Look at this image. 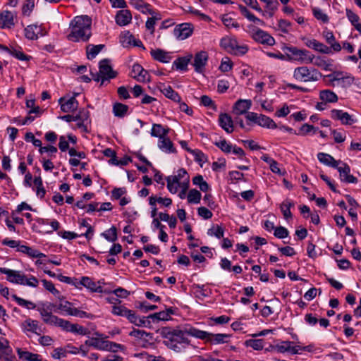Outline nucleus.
I'll return each instance as SVG.
<instances>
[{"label": "nucleus", "mask_w": 361, "mask_h": 361, "mask_svg": "<svg viewBox=\"0 0 361 361\" xmlns=\"http://www.w3.org/2000/svg\"><path fill=\"white\" fill-rule=\"evenodd\" d=\"M157 332L164 339L163 343L169 349L180 353L186 346L190 345V340L187 335L197 338H204L206 333L204 331L197 329L190 325L186 324L183 327L165 326L159 329Z\"/></svg>", "instance_id": "f257e3e1"}, {"label": "nucleus", "mask_w": 361, "mask_h": 361, "mask_svg": "<svg viewBox=\"0 0 361 361\" xmlns=\"http://www.w3.org/2000/svg\"><path fill=\"white\" fill-rule=\"evenodd\" d=\"M92 20L87 16H76L71 22L67 38L72 42H87L91 37Z\"/></svg>", "instance_id": "f03ea898"}, {"label": "nucleus", "mask_w": 361, "mask_h": 361, "mask_svg": "<svg viewBox=\"0 0 361 361\" xmlns=\"http://www.w3.org/2000/svg\"><path fill=\"white\" fill-rule=\"evenodd\" d=\"M99 73H92V75L95 81H101L102 85L105 80L115 78L117 76V72L113 70L111 60L109 59H104L99 61Z\"/></svg>", "instance_id": "7ed1b4c3"}, {"label": "nucleus", "mask_w": 361, "mask_h": 361, "mask_svg": "<svg viewBox=\"0 0 361 361\" xmlns=\"http://www.w3.org/2000/svg\"><path fill=\"white\" fill-rule=\"evenodd\" d=\"M294 79L300 82H314L319 80L322 73L315 68H309L307 66H299L294 69Z\"/></svg>", "instance_id": "20e7f679"}, {"label": "nucleus", "mask_w": 361, "mask_h": 361, "mask_svg": "<svg viewBox=\"0 0 361 361\" xmlns=\"http://www.w3.org/2000/svg\"><path fill=\"white\" fill-rule=\"evenodd\" d=\"M284 50L286 51V58L288 61H298L305 63H313L314 56L310 54L308 50L300 49L296 47H286Z\"/></svg>", "instance_id": "39448f33"}, {"label": "nucleus", "mask_w": 361, "mask_h": 361, "mask_svg": "<svg viewBox=\"0 0 361 361\" xmlns=\"http://www.w3.org/2000/svg\"><path fill=\"white\" fill-rule=\"evenodd\" d=\"M54 319L53 326L61 328L63 331L72 333H77L80 335H85L87 334V329L78 324H73L67 320L59 318L57 316Z\"/></svg>", "instance_id": "423d86ee"}, {"label": "nucleus", "mask_w": 361, "mask_h": 361, "mask_svg": "<svg viewBox=\"0 0 361 361\" xmlns=\"http://www.w3.org/2000/svg\"><path fill=\"white\" fill-rule=\"evenodd\" d=\"M193 61L192 65L195 71L198 73H204L205 66L209 60V54L205 51H200L197 52L195 56H192Z\"/></svg>", "instance_id": "0eeeda50"}, {"label": "nucleus", "mask_w": 361, "mask_h": 361, "mask_svg": "<svg viewBox=\"0 0 361 361\" xmlns=\"http://www.w3.org/2000/svg\"><path fill=\"white\" fill-rule=\"evenodd\" d=\"M85 343L86 345L92 346L97 349L102 350L116 351V348L121 346V345L116 344L113 342H110L108 341H101L98 338H94L86 341Z\"/></svg>", "instance_id": "6e6552de"}, {"label": "nucleus", "mask_w": 361, "mask_h": 361, "mask_svg": "<svg viewBox=\"0 0 361 361\" xmlns=\"http://www.w3.org/2000/svg\"><path fill=\"white\" fill-rule=\"evenodd\" d=\"M193 29V25L190 23H181L175 27L173 35L178 40H183L192 34Z\"/></svg>", "instance_id": "1a4fd4ad"}, {"label": "nucleus", "mask_w": 361, "mask_h": 361, "mask_svg": "<svg viewBox=\"0 0 361 361\" xmlns=\"http://www.w3.org/2000/svg\"><path fill=\"white\" fill-rule=\"evenodd\" d=\"M0 272L7 275V280L13 283L22 285L25 279V275L21 274L19 271L6 269L5 267H0Z\"/></svg>", "instance_id": "9d476101"}, {"label": "nucleus", "mask_w": 361, "mask_h": 361, "mask_svg": "<svg viewBox=\"0 0 361 361\" xmlns=\"http://www.w3.org/2000/svg\"><path fill=\"white\" fill-rule=\"evenodd\" d=\"M341 166L338 165V168H336L339 173L341 181L348 183H356L357 182V178L350 174V168L344 162L340 163Z\"/></svg>", "instance_id": "9b49d317"}, {"label": "nucleus", "mask_w": 361, "mask_h": 361, "mask_svg": "<svg viewBox=\"0 0 361 361\" xmlns=\"http://www.w3.org/2000/svg\"><path fill=\"white\" fill-rule=\"evenodd\" d=\"M76 95H78V94H75V96L69 98L68 99H66L63 97L59 99V102L61 105V109L63 112H73L78 109V102L75 99Z\"/></svg>", "instance_id": "f8f14e48"}, {"label": "nucleus", "mask_w": 361, "mask_h": 361, "mask_svg": "<svg viewBox=\"0 0 361 361\" xmlns=\"http://www.w3.org/2000/svg\"><path fill=\"white\" fill-rule=\"evenodd\" d=\"M252 38L257 42L272 46L275 44V39L265 31L257 29L252 35Z\"/></svg>", "instance_id": "ddd939ff"}, {"label": "nucleus", "mask_w": 361, "mask_h": 361, "mask_svg": "<svg viewBox=\"0 0 361 361\" xmlns=\"http://www.w3.org/2000/svg\"><path fill=\"white\" fill-rule=\"evenodd\" d=\"M131 77L139 82L149 81V73L142 66L138 63H135L132 67Z\"/></svg>", "instance_id": "4468645a"}, {"label": "nucleus", "mask_w": 361, "mask_h": 361, "mask_svg": "<svg viewBox=\"0 0 361 361\" xmlns=\"http://www.w3.org/2000/svg\"><path fill=\"white\" fill-rule=\"evenodd\" d=\"M219 124L227 133H231L233 131L232 118L226 113L220 114L219 116Z\"/></svg>", "instance_id": "2eb2a0df"}, {"label": "nucleus", "mask_w": 361, "mask_h": 361, "mask_svg": "<svg viewBox=\"0 0 361 361\" xmlns=\"http://www.w3.org/2000/svg\"><path fill=\"white\" fill-rule=\"evenodd\" d=\"M305 44L307 47L313 49L314 50L317 51L320 53L326 54H330L332 53L331 48L314 39H307Z\"/></svg>", "instance_id": "dca6fc26"}, {"label": "nucleus", "mask_w": 361, "mask_h": 361, "mask_svg": "<svg viewBox=\"0 0 361 361\" xmlns=\"http://www.w3.org/2000/svg\"><path fill=\"white\" fill-rule=\"evenodd\" d=\"M14 15L9 11L0 13V28H11L14 25Z\"/></svg>", "instance_id": "f3484780"}, {"label": "nucleus", "mask_w": 361, "mask_h": 361, "mask_svg": "<svg viewBox=\"0 0 361 361\" xmlns=\"http://www.w3.org/2000/svg\"><path fill=\"white\" fill-rule=\"evenodd\" d=\"M331 117L333 119L341 121L344 125H350L353 122L351 116L348 112H344L342 110H331Z\"/></svg>", "instance_id": "a211bd4d"}, {"label": "nucleus", "mask_w": 361, "mask_h": 361, "mask_svg": "<svg viewBox=\"0 0 361 361\" xmlns=\"http://www.w3.org/2000/svg\"><path fill=\"white\" fill-rule=\"evenodd\" d=\"M252 102L250 99H239L233 106V112L237 115L246 114L250 109Z\"/></svg>", "instance_id": "6ab92c4d"}, {"label": "nucleus", "mask_w": 361, "mask_h": 361, "mask_svg": "<svg viewBox=\"0 0 361 361\" xmlns=\"http://www.w3.org/2000/svg\"><path fill=\"white\" fill-rule=\"evenodd\" d=\"M79 284L89 289L92 293H102L103 291L102 287L100 285H97L96 282L87 276H82Z\"/></svg>", "instance_id": "aec40b11"}, {"label": "nucleus", "mask_w": 361, "mask_h": 361, "mask_svg": "<svg viewBox=\"0 0 361 361\" xmlns=\"http://www.w3.org/2000/svg\"><path fill=\"white\" fill-rule=\"evenodd\" d=\"M323 37H324L326 43L330 45L329 47L331 50L334 51H340L341 50V44L336 42L334 33L331 31L326 30L323 32Z\"/></svg>", "instance_id": "412c9836"}, {"label": "nucleus", "mask_w": 361, "mask_h": 361, "mask_svg": "<svg viewBox=\"0 0 361 361\" xmlns=\"http://www.w3.org/2000/svg\"><path fill=\"white\" fill-rule=\"evenodd\" d=\"M150 54L154 60L161 63H169L171 59L169 53L161 49H152Z\"/></svg>", "instance_id": "4be33fe9"}, {"label": "nucleus", "mask_w": 361, "mask_h": 361, "mask_svg": "<svg viewBox=\"0 0 361 361\" xmlns=\"http://www.w3.org/2000/svg\"><path fill=\"white\" fill-rule=\"evenodd\" d=\"M37 311L39 312L43 322L47 324L52 325L54 319L56 318V315H54L51 311L47 310L45 307V303H42L40 306L38 307Z\"/></svg>", "instance_id": "5701e85b"}, {"label": "nucleus", "mask_w": 361, "mask_h": 361, "mask_svg": "<svg viewBox=\"0 0 361 361\" xmlns=\"http://www.w3.org/2000/svg\"><path fill=\"white\" fill-rule=\"evenodd\" d=\"M207 335L205 336L204 338H201L202 340H204L207 342H209L211 343H224L226 341H225V338H227L229 337V335L225 334H214L212 333H209L207 331H204Z\"/></svg>", "instance_id": "b1692460"}, {"label": "nucleus", "mask_w": 361, "mask_h": 361, "mask_svg": "<svg viewBox=\"0 0 361 361\" xmlns=\"http://www.w3.org/2000/svg\"><path fill=\"white\" fill-rule=\"evenodd\" d=\"M317 158L322 164L333 168H338V165L341 163V161H337L330 154L323 152L318 153Z\"/></svg>", "instance_id": "393cba45"}, {"label": "nucleus", "mask_w": 361, "mask_h": 361, "mask_svg": "<svg viewBox=\"0 0 361 361\" xmlns=\"http://www.w3.org/2000/svg\"><path fill=\"white\" fill-rule=\"evenodd\" d=\"M132 16L128 10H121L116 16V22L120 26H124L130 23Z\"/></svg>", "instance_id": "a878e982"}, {"label": "nucleus", "mask_w": 361, "mask_h": 361, "mask_svg": "<svg viewBox=\"0 0 361 361\" xmlns=\"http://www.w3.org/2000/svg\"><path fill=\"white\" fill-rule=\"evenodd\" d=\"M158 147H159V149L161 150H162L163 152H165L166 153H176V149L173 147V142L166 136L159 140Z\"/></svg>", "instance_id": "bb28decb"}, {"label": "nucleus", "mask_w": 361, "mask_h": 361, "mask_svg": "<svg viewBox=\"0 0 361 361\" xmlns=\"http://www.w3.org/2000/svg\"><path fill=\"white\" fill-rule=\"evenodd\" d=\"M172 314H173V310L171 308H169L166 311H161L159 312L152 314L148 316V318H151L153 322L167 321L170 319Z\"/></svg>", "instance_id": "cd10ccee"}, {"label": "nucleus", "mask_w": 361, "mask_h": 361, "mask_svg": "<svg viewBox=\"0 0 361 361\" xmlns=\"http://www.w3.org/2000/svg\"><path fill=\"white\" fill-rule=\"evenodd\" d=\"M294 202L289 200L286 199L280 205L281 211L286 219H288L292 218V213L290 212V208L294 207Z\"/></svg>", "instance_id": "c85d7f7f"}, {"label": "nucleus", "mask_w": 361, "mask_h": 361, "mask_svg": "<svg viewBox=\"0 0 361 361\" xmlns=\"http://www.w3.org/2000/svg\"><path fill=\"white\" fill-rule=\"evenodd\" d=\"M38 28L39 25L37 24L27 25L24 30L25 37L30 40L37 39L39 32H37V30H38Z\"/></svg>", "instance_id": "c756f323"}, {"label": "nucleus", "mask_w": 361, "mask_h": 361, "mask_svg": "<svg viewBox=\"0 0 361 361\" xmlns=\"http://www.w3.org/2000/svg\"><path fill=\"white\" fill-rule=\"evenodd\" d=\"M346 16L355 28L361 34V23H359L360 17L352 11L350 9L346 8Z\"/></svg>", "instance_id": "7c9ffc66"}, {"label": "nucleus", "mask_w": 361, "mask_h": 361, "mask_svg": "<svg viewBox=\"0 0 361 361\" xmlns=\"http://www.w3.org/2000/svg\"><path fill=\"white\" fill-rule=\"evenodd\" d=\"M237 42L238 41L234 38L224 37L220 41V46L228 52L231 53L234 47H236Z\"/></svg>", "instance_id": "2f4dec72"}, {"label": "nucleus", "mask_w": 361, "mask_h": 361, "mask_svg": "<svg viewBox=\"0 0 361 361\" xmlns=\"http://www.w3.org/2000/svg\"><path fill=\"white\" fill-rule=\"evenodd\" d=\"M161 92L169 99L177 102H180V97L175 92L171 86L163 85Z\"/></svg>", "instance_id": "473e14b6"}, {"label": "nucleus", "mask_w": 361, "mask_h": 361, "mask_svg": "<svg viewBox=\"0 0 361 361\" xmlns=\"http://www.w3.org/2000/svg\"><path fill=\"white\" fill-rule=\"evenodd\" d=\"M169 128H163L161 124H153L151 130V135L153 137H157L159 140L166 136L169 133Z\"/></svg>", "instance_id": "72a5a7b5"}, {"label": "nucleus", "mask_w": 361, "mask_h": 361, "mask_svg": "<svg viewBox=\"0 0 361 361\" xmlns=\"http://www.w3.org/2000/svg\"><path fill=\"white\" fill-rule=\"evenodd\" d=\"M192 59V54L185 57H180L173 61V66L178 70L186 71L187 66Z\"/></svg>", "instance_id": "f704fd0d"}, {"label": "nucleus", "mask_w": 361, "mask_h": 361, "mask_svg": "<svg viewBox=\"0 0 361 361\" xmlns=\"http://www.w3.org/2000/svg\"><path fill=\"white\" fill-rule=\"evenodd\" d=\"M319 98L321 100L324 102L326 104V102H336L338 101V97L337 95L329 90H322L319 93Z\"/></svg>", "instance_id": "c9c22d12"}, {"label": "nucleus", "mask_w": 361, "mask_h": 361, "mask_svg": "<svg viewBox=\"0 0 361 361\" xmlns=\"http://www.w3.org/2000/svg\"><path fill=\"white\" fill-rule=\"evenodd\" d=\"M257 124L262 127L271 129L277 127L276 123L271 118L263 114H259Z\"/></svg>", "instance_id": "e433bc0d"}, {"label": "nucleus", "mask_w": 361, "mask_h": 361, "mask_svg": "<svg viewBox=\"0 0 361 361\" xmlns=\"http://www.w3.org/2000/svg\"><path fill=\"white\" fill-rule=\"evenodd\" d=\"M18 355L20 359L26 361H38L39 355L38 354H34L29 351L23 350L20 348L17 349Z\"/></svg>", "instance_id": "4c0bfd02"}, {"label": "nucleus", "mask_w": 361, "mask_h": 361, "mask_svg": "<svg viewBox=\"0 0 361 361\" xmlns=\"http://www.w3.org/2000/svg\"><path fill=\"white\" fill-rule=\"evenodd\" d=\"M23 325L27 331H31L38 335L39 334V332L38 331H40L41 329L38 325L37 321L31 319H27L24 322Z\"/></svg>", "instance_id": "58836bf2"}, {"label": "nucleus", "mask_w": 361, "mask_h": 361, "mask_svg": "<svg viewBox=\"0 0 361 361\" xmlns=\"http://www.w3.org/2000/svg\"><path fill=\"white\" fill-rule=\"evenodd\" d=\"M128 110V106L121 103H116L113 106V113L115 116L123 117Z\"/></svg>", "instance_id": "ea45409f"}, {"label": "nucleus", "mask_w": 361, "mask_h": 361, "mask_svg": "<svg viewBox=\"0 0 361 361\" xmlns=\"http://www.w3.org/2000/svg\"><path fill=\"white\" fill-rule=\"evenodd\" d=\"M104 47V44L92 45L87 47V56L89 59H94Z\"/></svg>", "instance_id": "a19ab883"}, {"label": "nucleus", "mask_w": 361, "mask_h": 361, "mask_svg": "<svg viewBox=\"0 0 361 361\" xmlns=\"http://www.w3.org/2000/svg\"><path fill=\"white\" fill-rule=\"evenodd\" d=\"M0 47L8 51L11 55L16 57L20 61H28L30 57L25 55L23 52L16 49H8V47L0 45Z\"/></svg>", "instance_id": "79ce46f5"}, {"label": "nucleus", "mask_w": 361, "mask_h": 361, "mask_svg": "<svg viewBox=\"0 0 361 361\" xmlns=\"http://www.w3.org/2000/svg\"><path fill=\"white\" fill-rule=\"evenodd\" d=\"M11 297L20 306L24 307L28 310L35 309L36 307V305L32 301L26 300L15 294L12 295Z\"/></svg>", "instance_id": "37998d69"}, {"label": "nucleus", "mask_w": 361, "mask_h": 361, "mask_svg": "<svg viewBox=\"0 0 361 361\" xmlns=\"http://www.w3.org/2000/svg\"><path fill=\"white\" fill-rule=\"evenodd\" d=\"M312 11L314 17L317 20H320L323 23H327L329 22V16L325 13H324L322 9L317 7H313Z\"/></svg>", "instance_id": "c03bdc74"}, {"label": "nucleus", "mask_w": 361, "mask_h": 361, "mask_svg": "<svg viewBox=\"0 0 361 361\" xmlns=\"http://www.w3.org/2000/svg\"><path fill=\"white\" fill-rule=\"evenodd\" d=\"M130 310L127 309L123 305H113L111 312L114 315L128 317V315L130 313Z\"/></svg>", "instance_id": "a18cd8bd"}, {"label": "nucleus", "mask_w": 361, "mask_h": 361, "mask_svg": "<svg viewBox=\"0 0 361 361\" xmlns=\"http://www.w3.org/2000/svg\"><path fill=\"white\" fill-rule=\"evenodd\" d=\"M0 360L5 361H16V357L13 354L12 348L8 345L0 353Z\"/></svg>", "instance_id": "49530a36"}, {"label": "nucleus", "mask_w": 361, "mask_h": 361, "mask_svg": "<svg viewBox=\"0 0 361 361\" xmlns=\"http://www.w3.org/2000/svg\"><path fill=\"white\" fill-rule=\"evenodd\" d=\"M202 195L200 191L195 189H192L189 191L188 195V202L189 203L197 204L200 202Z\"/></svg>", "instance_id": "de8ad7c7"}, {"label": "nucleus", "mask_w": 361, "mask_h": 361, "mask_svg": "<svg viewBox=\"0 0 361 361\" xmlns=\"http://www.w3.org/2000/svg\"><path fill=\"white\" fill-rule=\"evenodd\" d=\"M167 188L170 192L175 194L178 191V182L176 177L169 176L166 178Z\"/></svg>", "instance_id": "09e8293b"}, {"label": "nucleus", "mask_w": 361, "mask_h": 361, "mask_svg": "<svg viewBox=\"0 0 361 361\" xmlns=\"http://www.w3.org/2000/svg\"><path fill=\"white\" fill-rule=\"evenodd\" d=\"M34 184L37 187V195L42 198L44 197L46 190L43 187L42 179L40 176L35 177L34 179Z\"/></svg>", "instance_id": "8fccbe9b"}, {"label": "nucleus", "mask_w": 361, "mask_h": 361, "mask_svg": "<svg viewBox=\"0 0 361 361\" xmlns=\"http://www.w3.org/2000/svg\"><path fill=\"white\" fill-rule=\"evenodd\" d=\"M102 235L110 242H115L117 240V230L115 226L111 227L109 229L102 233Z\"/></svg>", "instance_id": "3c124183"}, {"label": "nucleus", "mask_w": 361, "mask_h": 361, "mask_svg": "<svg viewBox=\"0 0 361 361\" xmlns=\"http://www.w3.org/2000/svg\"><path fill=\"white\" fill-rule=\"evenodd\" d=\"M224 229L221 226L216 225L213 226L208 230L207 234L209 235H214L217 238H221L224 237Z\"/></svg>", "instance_id": "603ef678"}, {"label": "nucleus", "mask_w": 361, "mask_h": 361, "mask_svg": "<svg viewBox=\"0 0 361 361\" xmlns=\"http://www.w3.org/2000/svg\"><path fill=\"white\" fill-rule=\"evenodd\" d=\"M245 345L254 350H259L264 348V341L262 339H250L245 341Z\"/></svg>", "instance_id": "864d4df0"}, {"label": "nucleus", "mask_w": 361, "mask_h": 361, "mask_svg": "<svg viewBox=\"0 0 361 361\" xmlns=\"http://www.w3.org/2000/svg\"><path fill=\"white\" fill-rule=\"evenodd\" d=\"M355 78L350 74L345 73L344 78H342L341 81L337 85L343 88H347L351 86V85L354 82Z\"/></svg>", "instance_id": "5fc2aeb1"}, {"label": "nucleus", "mask_w": 361, "mask_h": 361, "mask_svg": "<svg viewBox=\"0 0 361 361\" xmlns=\"http://www.w3.org/2000/svg\"><path fill=\"white\" fill-rule=\"evenodd\" d=\"M130 336L137 338L147 340L149 338H152V334L147 333L143 330L134 329L130 333Z\"/></svg>", "instance_id": "6e6d98bb"}, {"label": "nucleus", "mask_w": 361, "mask_h": 361, "mask_svg": "<svg viewBox=\"0 0 361 361\" xmlns=\"http://www.w3.org/2000/svg\"><path fill=\"white\" fill-rule=\"evenodd\" d=\"M216 146H217L221 150L225 153H230L233 149L232 145L227 142L226 140H221L219 142H216L214 143Z\"/></svg>", "instance_id": "4d7b16f0"}, {"label": "nucleus", "mask_w": 361, "mask_h": 361, "mask_svg": "<svg viewBox=\"0 0 361 361\" xmlns=\"http://www.w3.org/2000/svg\"><path fill=\"white\" fill-rule=\"evenodd\" d=\"M43 286L44 288L49 292H51L54 295L59 298L60 293L59 291L55 288L54 284L49 281H47L46 279H43L42 281Z\"/></svg>", "instance_id": "13d9d810"}, {"label": "nucleus", "mask_w": 361, "mask_h": 361, "mask_svg": "<svg viewBox=\"0 0 361 361\" xmlns=\"http://www.w3.org/2000/svg\"><path fill=\"white\" fill-rule=\"evenodd\" d=\"M293 343L291 341H283L281 343L276 345V349L279 353H286V352H290V348L291 345Z\"/></svg>", "instance_id": "bf43d9fd"}, {"label": "nucleus", "mask_w": 361, "mask_h": 361, "mask_svg": "<svg viewBox=\"0 0 361 361\" xmlns=\"http://www.w3.org/2000/svg\"><path fill=\"white\" fill-rule=\"evenodd\" d=\"M35 7V1L34 0H26L24 3L22 12L24 16H30L31 11Z\"/></svg>", "instance_id": "052dcab7"}, {"label": "nucleus", "mask_w": 361, "mask_h": 361, "mask_svg": "<svg viewBox=\"0 0 361 361\" xmlns=\"http://www.w3.org/2000/svg\"><path fill=\"white\" fill-rule=\"evenodd\" d=\"M312 131H313V133H315L317 131H319V129L318 128H315L312 125H310V124H307V123H305V124H303L300 127V133L298 134L301 135H307L308 133H310Z\"/></svg>", "instance_id": "680f3d73"}, {"label": "nucleus", "mask_w": 361, "mask_h": 361, "mask_svg": "<svg viewBox=\"0 0 361 361\" xmlns=\"http://www.w3.org/2000/svg\"><path fill=\"white\" fill-rule=\"evenodd\" d=\"M25 140L26 142H31L34 146L40 147L42 145V141L39 139L35 137L34 135L31 132H27L25 133Z\"/></svg>", "instance_id": "e2e57ef3"}, {"label": "nucleus", "mask_w": 361, "mask_h": 361, "mask_svg": "<svg viewBox=\"0 0 361 361\" xmlns=\"http://www.w3.org/2000/svg\"><path fill=\"white\" fill-rule=\"evenodd\" d=\"M72 304L68 301H64L61 302L57 306V310H61L65 311L68 314L72 315V312H73L74 307H71Z\"/></svg>", "instance_id": "0e129e2a"}, {"label": "nucleus", "mask_w": 361, "mask_h": 361, "mask_svg": "<svg viewBox=\"0 0 361 361\" xmlns=\"http://www.w3.org/2000/svg\"><path fill=\"white\" fill-rule=\"evenodd\" d=\"M233 63L228 58H225L222 59L221 65L219 66V69L222 72H228L232 69Z\"/></svg>", "instance_id": "69168bd1"}, {"label": "nucleus", "mask_w": 361, "mask_h": 361, "mask_svg": "<svg viewBox=\"0 0 361 361\" xmlns=\"http://www.w3.org/2000/svg\"><path fill=\"white\" fill-rule=\"evenodd\" d=\"M274 235L280 239L285 238L288 235V231L282 226H279L275 228Z\"/></svg>", "instance_id": "338daca9"}, {"label": "nucleus", "mask_w": 361, "mask_h": 361, "mask_svg": "<svg viewBox=\"0 0 361 361\" xmlns=\"http://www.w3.org/2000/svg\"><path fill=\"white\" fill-rule=\"evenodd\" d=\"M133 40H135V37L129 32L124 34L121 38V42L124 47L132 45Z\"/></svg>", "instance_id": "774afa93"}]
</instances>
